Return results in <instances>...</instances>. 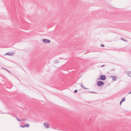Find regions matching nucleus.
<instances>
[{
  "label": "nucleus",
  "instance_id": "1a4fd4ad",
  "mask_svg": "<svg viewBox=\"0 0 131 131\" xmlns=\"http://www.w3.org/2000/svg\"><path fill=\"white\" fill-rule=\"evenodd\" d=\"M25 127H29V124H27L26 125H25Z\"/></svg>",
  "mask_w": 131,
  "mask_h": 131
},
{
  "label": "nucleus",
  "instance_id": "39448f33",
  "mask_svg": "<svg viewBox=\"0 0 131 131\" xmlns=\"http://www.w3.org/2000/svg\"><path fill=\"white\" fill-rule=\"evenodd\" d=\"M14 54V53H10L9 52H7L5 54V55H9L10 56H12L13 54Z\"/></svg>",
  "mask_w": 131,
  "mask_h": 131
},
{
  "label": "nucleus",
  "instance_id": "393cba45",
  "mask_svg": "<svg viewBox=\"0 0 131 131\" xmlns=\"http://www.w3.org/2000/svg\"><path fill=\"white\" fill-rule=\"evenodd\" d=\"M130 93H131V91L129 93V94H130Z\"/></svg>",
  "mask_w": 131,
  "mask_h": 131
},
{
  "label": "nucleus",
  "instance_id": "9b49d317",
  "mask_svg": "<svg viewBox=\"0 0 131 131\" xmlns=\"http://www.w3.org/2000/svg\"><path fill=\"white\" fill-rule=\"evenodd\" d=\"M125 100V98H123L122 100H121V101L122 102H123Z\"/></svg>",
  "mask_w": 131,
  "mask_h": 131
},
{
  "label": "nucleus",
  "instance_id": "412c9836",
  "mask_svg": "<svg viewBox=\"0 0 131 131\" xmlns=\"http://www.w3.org/2000/svg\"><path fill=\"white\" fill-rule=\"evenodd\" d=\"M122 102L121 101H120V103H119V104L120 105H121L122 103Z\"/></svg>",
  "mask_w": 131,
  "mask_h": 131
},
{
  "label": "nucleus",
  "instance_id": "4be33fe9",
  "mask_svg": "<svg viewBox=\"0 0 131 131\" xmlns=\"http://www.w3.org/2000/svg\"><path fill=\"white\" fill-rule=\"evenodd\" d=\"M23 119H20V121H19V122H21V121H23Z\"/></svg>",
  "mask_w": 131,
  "mask_h": 131
},
{
  "label": "nucleus",
  "instance_id": "f03ea898",
  "mask_svg": "<svg viewBox=\"0 0 131 131\" xmlns=\"http://www.w3.org/2000/svg\"><path fill=\"white\" fill-rule=\"evenodd\" d=\"M104 84V82L101 81H99L97 82V85L99 87L101 86L102 85H103Z\"/></svg>",
  "mask_w": 131,
  "mask_h": 131
},
{
  "label": "nucleus",
  "instance_id": "5701e85b",
  "mask_svg": "<svg viewBox=\"0 0 131 131\" xmlns=\"http://www.w3.org/2000/svg\"><path fill=\"white\" fill-rule=\"evenodd\" d=\"M104 66V65H103L101 66V67H103Z\"/></svg>",
  "mask_w": 131,
  "mask_h": 131
},
{
  "label": "nucleus",
  "instance_id": "423d86ee",
  "mask_svg": "<svg viewBox=\"0 0 131 131\" xmlns=\"http://www.w3.org/2000/svg\"><path fill=\"white\" fill-rule=\"evenodd\" d=\"M126 73L128 76L131 77V71L127 72Z\"/></svg>",
  "mask_w": 131,
  "mask_h": 131
},
{
  "label": "nucleus",
  "instance_id": "b1692460",
  "mask_svg": "<svg viewBox=\"0 0 131 131\" xmlns=\"http://www.w3.org/2000/svg\"><path fill=\"white\" fill-rule=\"evenodd\" d=\"M115 70V69H112V70L113 71H114Z\"/></svg>",
  "mask_w": 131,
  "mask_h": 131
},
{
  "label": "nucleus",
  "instance_id": "9d476101",
  "mask_svg": "<svg viewBox=\"0 0 131 131\" xmlns=\"http://www.w3.org/2000/svg\"><path fill=\"white\" fill-rule=\"evenodd\" d=\"M54 63L55 64H56V63H59V62H58V60H56L54 61Z\"/></svg>",
  "mask_w": 131,
  "mask_h": 131
},
{
  "label": "nucleus",
  "instance_id": "dca6fc26",
  "mask_svg": "<svg viewBox=\"0 0 131 131\" xmlns=\"http://www.w3.org/2000/svg\"><path fill=\"white\" fill-rule=\"evenodd\" d=\"M101 46L102 47H105L104 45L103 44H102L101 45Z\"/></svg>",
  "mask_w": 131,
  "mask_h": 131
},
{
  "label": "nucleus",
  "instance_id": "20e7f679",
  "mask_svg": "<svg viewBox=\"0 0 131 131\" xmlns=\"http://www.w3.org/2000/svg\"><path fill=\"white\" fill-rule=\"evenodd\" d=\"M43 125L46 128H49V125L48 123H44L43 124Z\"/></svg>",
  "mask_w": 131,
  "mask_h": 131
},
{
  "label": "nucleus",
  "instance_id": "2eb2a0df",
  "mask_svg": "<svg viewBox=\"0 0 131 131\" xmlns=\"http://www.w3.org/2000/svg\"><path fill=\"white\" fill-rule=\"evenodd\" d=\"M3 68V69H5V70H6V71H7L8 72H10V71H9V70H7V69H6V68Z\"/></svg>",
  "mask_w": 131,
  "mask_h": 131
},
{
  "label": "nucleus",
  "instance_id": "f3484780",
  "mask_svg": "<svg viewBox=\"0 0 131 131\" xmlns=\"http://www.w3.org/2000/svg\"><path fill=\"white\" fill-rule=\"evenodd\" d=\"M78 92V90H74V93H76Z\"/></svg>",
  "mask_w": 131,
  "mask_h": 131
},
{
  "label": "nucleus",
  "instance_id": "6e6552de",
  "mask_svg": "<svg viewBox=\"0 0 131 131\" xmlns=\"http://www.w3.org/2000/svg\"><path fill=\"white\" fill-rule=\"evenodd\" d=\"M120 39L121 40H123L124 41L126 42L127 41V40L126 39H125V38H123L122 37H121Z\"/></svg>",
  "mask_w": 131,
  "mask_h": 131
},
{
  "label": "nucleus",
  "instance_id": "f8f14e48",
  "mask_svg": "<svg viewBox=\"0 0 131 131\" xmlns=\"http://www.w3.org/2000/svg\"><path fill=\"white\" fill-rule=\"evenodd\" d=\"M80 86L82 87L83 88H84V86H83V83H81L80 84Z\"/></svg>",
  "mask_w": 131,
  "mask_h": 131
},
{
  "label": "nucleus",
  "instance_id": "aec40b11",
  "mask_svg": "<svg viewBox=\"0 0 131 131\" xmlns=\"http://www.w3.org/2000/svg\"><path fill=\"white\" fill-rule=\"evenodd\" d=\"M23 121H25L26 120V119H25V118H24V119H23Z\"/></svg>",
  "mask_w": 131,
  "mask_h": 131
},
{
  "label": "nucleus",
  "instance_id": "7ed1b4c3",
  "mask_svg": "<svg viewBox=\"0 0 131 131\" xmlns=\"http://www.w3.org/2000/svg\"><path fill=\"white\" fill-rule=\"evenodd\" d=\"M42 42L45 43H50V40L47 39H43L42 40Z\"/></svg>",
  "mask_w": 131,
  "mask_h": 131
},
{
  "label": "nucleus",
  "instance_id": "f257e3e1",
  "mask_svg": "<svg viewBox=\"0 0 131 131\" xmlns=\"http://www.w3.org/2000/svg\"><path fill=\"white\" fill-rule=\"evenodd\" d=\"M106 79V77L104 75H101L100 77L98 78V80H101L102 81H104Z\"/></svg>",
  "mask_w": 131,
  "mask_h": 131
},
{
  "label": "nucleus",
  "instance_id": "6ab92c4d",
  "mask_svg": "<svg viewBox=\"0 0 131 131\" xmlns=\"http://www.w3.org/2000/svg\"><path fill=\"white\" fill-rule=\"evenodd\" d=\"M83 88L84 89H89L87 88H86V87H84V88Z\"/></svg>",
  "mask_w": 131,
  "mask_h": 131
},
{
  "label": "nucleus",
  "instance_id": "a211bd4d",
  "mask_svg": "<svg viewBox=\"0 0 131 131\" xmlns=\"http://www.w3.org/2000/svg\"><path fill=\"white\" fill-rule=\"evenodd\" d=\"M20 127H21L23 128H24V127H25V125H24V126H23V125H21Z\"/></svg>",
  "mask_w": 131,
  "mask_h": 131
},
{
  "label": "nucleus",
  "instance_id": "4468645a",
  "mask_svg": "<svg viewBox=\"0 0 131 131\" xmlns=\"http://www.w3.org/2000/svg\"><path fill=\"white\" fill-rule=\"evenodd\" d=\"M16 118L18 121L19 122V121H20V119H19L17 117H16Z\"/></svg>",
  "mask_w": 131,
  "mask_h": 131
},
{
  "label": "nucleus",
  "instance_id": "ddd939ff",
  "mask_svg": "<svg viewBox=\"0 0 131 131\" xmlns=\"http://www.w3.org/2000/svg\"><path fill=\"white\" fill-rule=\"evenodd\" d=\"M89 92L90 93H97L96 92H92V91H89Z\"/></svg>",
  "mask_w": 131,
  "mask_h": 131
},
{
  "label": "nucleus",
  "instance_id": "0eeeda50",
  "mask_svg": "<svg viewBox=\"0 0 131 131\" xmlns=\"http://www.w3.org/2000/svg\"><path fill=\"white\" fill-rule=\"evenodd\" d=\"M111 76L112 77V80H113L116 81L117 80L116 76Z\"/></svg>",
  "mask_w": 131,
  "mask_h": 131
}]
</instances>
